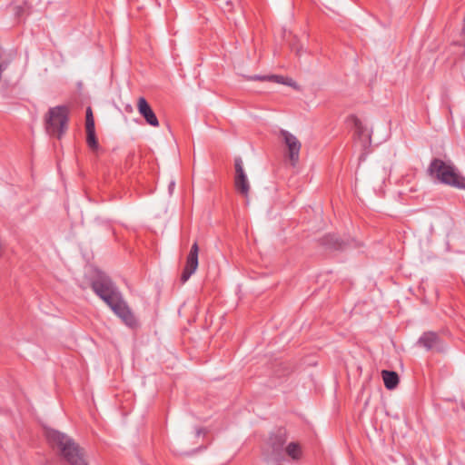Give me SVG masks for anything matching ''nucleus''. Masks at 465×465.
<instances>
[{
	"instance_id": "obj_7",
	"label": "nucleus",
	"mask_w": 465,
	"mask_h": 465,
	"mask_svg": "<svg viewBox=\"0 0 465 465\" xmlns=\"http://www.w3.org/2000/svg\"><path fill=\"white\" fill-rule=\"evenodd\" d=\"M94 292L101 299L104 295L110 294L118 288L113 281L104 274H98L91 282Z\"/></svg>"
},
{
	"instance_id": "obj_3",
	"label": "nucleus",
	"mask_w": 465,
	"mask_h": 465,
	"mask_svg": "<svg viewBox=\"0 0 465 465\" xmlns=\"http://www.w3.org/2000/svg\"><path fill=\"white\" fill-rule=\"evenodd\" d=\"M69 109L66 105L52 107L44 118L45 132L60 139L67 129Z\"/></svg>"
},
{
	"instance_id": "obj_12",
	"label": "nucleus",
	"mask_w": 465,
	"mask_h": 465,
	"mask_svg": "<svg viewBox=\"0 0 465 465\" xmlns=\"http://www.w3.org/2000/svg\"><path fill=\"white\" fill-rule=\"evenodd\" d=\"M351 119L353 123L357 137L359 139H364L365 141L370 140L371 134L368 132L367 127L362 124V122L355 115H351Z\"/></svg>"
},
{
	"instance_id": "obj_17",
	"label": "nucleus",
	"mask_w": 465,
	"mask_h": 465,
	"mask_svg": "<svg viewBox=\"0 0 465 465\" xmlns=\"http://www.w3.org/2000/svg\"><path fill=\"white\" fill-rule=\"evenodd\" d=\"M94 128V120L91 107L86 109L85 129Z\"/></svg>"
},
{
	"instance_id": "obj_16",
	"label": "nucleus",
	"mask_w": 465,
	"mask_h": 465,
	"mask_svg": "<svg viewBox=\"0 0 465 465\" xmlns=\"http://www.w3.org/2000/svg\"><path fill=\"white\" fill-rule=\"evenodd\" d=\"M287 454L293 460H299L302 457L301 446L296 442H291L286 447Z\"/></svg>"
},
{
	"instance_id": "obj_4",
	"label": "nucleus",
	"mask_w": 465,
	"mask_h": 465,
	"mask_svg": "<svg viewBox=\"0 0 465 465\" xmlns=\"http://www.w3.org/2000/svg\"><path fill=\"white\" fill-rule=\"evenodd\" d=\"M128 327L134 329L138 327V322L134 312L124 300L122 293L117 289L110 294L101 298Z\"/></svg>"
},
{
	"instance_id": "obj_11",
	"label": "nucleus",
	"mask_w": 465,
	"mask_h": 465,
	"mask_svg": "<svg viewBox=\"0 0 465 465\" xmlns=\"http://www.w3.org/2000/svg\"><path fill=\"white\" fill-rule=\"evenodd\" d=\"M251 79L260 80L261 82L268 83L271 84H282L289 87H297L295 82L292 78L283 75H253L251 77Z\"/></svg>"
},
{
	"instance_id": "obj_14",
	"label": "nucleus",
	"mask_w": 465,
	"mask_h": 465,
	"mask_svg": "<svg viewBox=\"0 0 465 465\" xmlns=\"http://www.w3.org/2000/svg\"><path fill=\"white\" fill-rule=\"evenodd\" d=\"M86 130V143L91 150L96 151L99 148V143L95 135V128Z\"/></svg>"
},
{
	"instance_id": "obj_15",
	"label": "nucleus",
	"mask_w": 465,
	"mask_h": 465,
	"mask_svg": "<svg viewBox=\"0 0 465 465\" xmlns=\"http://www.w3.org/2000/svg\"><path fill=\"white\" fill-rule=\"evenodd\" d=\"M323 245L331 249H341V242L335 235L328 234L322 239Z\"/></svg>"
},
{
	"instance_id": "obj_10",
	"label": "nucleus",
	"mask_w": 465,
	"mask_h": 465,
	"mask_svg": "<svg viewBox=\"0 0 465 465\" xmlns=\"http://www.w3.org/2000/svg\"><path fill=\"white\" fill-rule=\"evenodd\" d=\"M137 108L140 114L145 119L148 124L154 127L159 125L158 119L145 98L140 97L138 99Z\"/></svg>"
},
{
	"instance_id": "obj_2",
	"label": "nucleus",
	"mask_w": 465,
	"mask_h": 465,
	"mask_svg": "<svg viewBox=\"0 0 465 465\" xmlns=\"http://www.w3.org/2000/svg\"><path fill=\"white\" fill-rule=\"evenodd\" d=\"M429 173L441 183L458 189H465V177L460 175L450 163L435 158L429 166Z\"/></svg>"
},
{
	"instance_id": "obj_5",
	"label": "nucleus",
	"mask_w": 465,
	"mask_h": 465,
	"mask_svg": "<svg viewBox=\"0 0 465 465\" xmlns=\"http://www.w3.org/2000/svg\"><path fill=\"white\" fill-rule=\"evenodd\" d=\"M279 134L286 147L285 157L290 161L292 166L295 167L300 161L302 143L296 136L286 130H280Z\"/></svg>"
},
{
	"instance_id": "obj_9",
	"label": "nucleus",
	"mask_w": 465,
	"mask_h": 465,
	"mask_svg": "<svg viewBox=\"0 0 465 465\" xmlns=\"http://www.w3.org/2000/svg\"><path fill=\"white\" fill-rule=\"evenodd\" d=\"M418 344L427 351H440L443 350L440 338L436 332L426 331L418 340Z\"/></svg>"
},
{
	"instance_id": "obj_6",
	"label": "nucleus",
	"mask_w": 465,
	"mask_h": 465,
	"mask_svg": "<svg viewBox=\"0 0 465 465\" xmlns=\"http://www.w3.org/2000/svg\"><path fill=\"white\" fill-rule=\"evenodd\" d=\"M235 177L234 186L235 189L244 197H247L250 191V184L247 175L243 170L242 161L240 157L234 160Z\"/></svg>"
},
{
	"instance_id": "obj_1",
	"label": "nucleus",
	"mask_w": 465,
	"mask_h": 465,
	"mask_svg": "<svg viewBox=\"0 0 465 465\" xmlns=\"http://www.w3.org/2000/svg\"><path fill=\"white\" fill-rule=\"evenodd\" d=\"M46 439L52 450L68 465H88L84 450L68 435L48 430Z\"/></svg>"
},
{
	"instance_id": "obj_13",
	"label": "nucleus",
	"mask_w": 465,
	"mask_h": 465,
	"mask_svg": "<svg viewBox=\"0 0 465 465\" xmlns=\"http://www.w3.org/2000/svg\"><path fill=\"white\" fill-rule=\"evenodd\" d=\"M381 377L384 381V385L388 390H393L399 383V376L397 372L393 371H382Z\"/></svg>"
},
{
	"instance_id": "obj_8",
	"label": "nucleus",
	"mask_w": 465,
	"mask_h": 465,
	"mask_svg": "<svg viewBox=\"0 0 465 465\" xmlns=\"http://www.w3.org/2000/svg\"><path fill=\"white\" fill-rule=\"evenodd\" d=\"M199 246L195 242L187 255L186 263L181 275L182 283L186 282L198 268Z\"/></svg>"
}]
</instances>
